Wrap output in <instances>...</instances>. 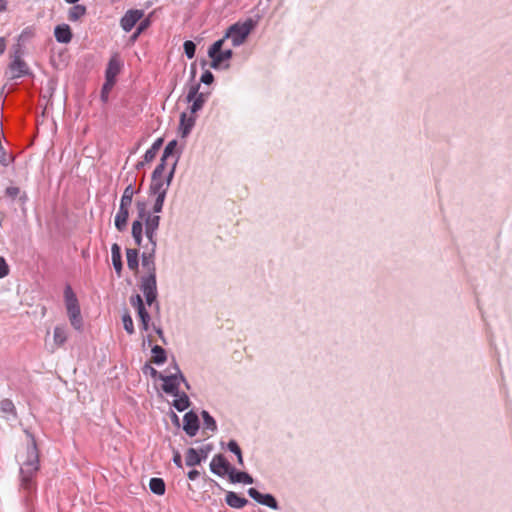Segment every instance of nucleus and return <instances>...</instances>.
I'll return each instance as SVG.
<instances>
[{
  "label": "nucleus",
  "instance_id": "f257e3e1",
  "mask_svg": "<svg viewBox=\"0 0 512 512\" xmlns=\"http://www.w3.org/2000/svg\"><path fill=\"white\" fill-rule=\"evenodd\" d=\"M27 436L26 447L18 452L17 459L20 465V488L27 494L37 489L36 475L40 468L39 451L35 437L25 430Z\"/></svg>",
  "mask_w": 512,
  "mask_h": 512
},
{
  "label": "nucleus",
  "instance_id": "f03ea898",
  "mask_svg": "<svg viewBox=\"0 0 512 512\" xmlns=\"http://www.w3.org/2000/svg\"><path fill=\"white\" fill-rule=\"evenodd\" d=\"M159 379L163 381L162 389L167 394L178 396L179 385L181 382H183L189 389V384L177 365L174 366V372L169 375H159Z\"/></svg>",
  "mask_w": 512,
  "mask_h": 512
},
{
  "label": "nucleus",
  "instance_id": "7ed1b4c3",
  "mask_svg": "<svg viewBox=\"0 0 512 512\" xmlns=\"http://www.w3.org/2000/svg\"><path fill=\"white\" fill-rule=\"evenodd\" d=\"M252 29L251 21L235 23L229 27L225 37L230 39L233 46H240L244 43Z\"/></svg>",
  "mask_w": 512,
  "mask_h": 512
},
{
  "label": "nucleus",
  "instance_id": "20e7f679",
  "mask_svg": "<svg viewBox=\"0 0 512 512\" xmlns=\"http://www.w3.org/2000/svg\"><path fill=\"white\" fill-rule=\"evenodd\" d=\"M175 168L176 160H173V162L171 163V169L166 177H152L151 191L155 196L166 197L167 190L170 186V183L175 172Z\"/></svg>",
  "mask_w": 512,
  "mask_h": 512
},
{
  "label": "nucleus",
  "instance_id": "39448f33",
  "mask_svg": "<svg viewBox=\"0 0 512 512\" xmlns=\"http://www.w3.org/2000/svg\"><path fill=\"white\" fill-rule=\"evenodd\" d=\"M140 289L148 305H152L157 298L156 275H146L141 278Z\"/></svg>",
  "mask_w": 512,
  "mask_h": 512
},
{
  "label": "nucleus",
  "instance_id": "423d86ee",
  "mask_svg": "<svg viewBox=\"0 0 512 512\" xmlns=\"http://www.w3.org/2000/svg\"><path fill=\"white\" fill-rule=\"evenodd\" d=\"M200 84H193L189 87L187 94V101L191 102L190 111L192 114L202 109L205 102L207 101V94L199 92Z\"/></svg>",
  "mask_w": 512,
  "mask_h": 512
},
{
  "label": "nucleus",
  "instance_id": "0eeeda50",
  "mask_svg": "<svg viewBox=\"0 0 512 512\" xmlns=\"http://www.w3.org/2000/svg\"><path fill=\"white\" fill-rule=\"evenodd\" d=\"M131 305L136 309L138 317L141 321V328L144 331H148L149 329V322H150V315L146 311L142 297L137 294L131 297L130 299Z\"/></svg>",
  "mask_w": 512,
  "mask_h": 512
},
{
  "label": "nucleus",
  "instance_id": "6e6552de",
  "mask_svg": "<svg viewBox=\"0 0 512 512\" xmlns=\"http://www.w3.org/2000/svg\"><path fill=\"white\" fill-rule=\"evenodd\" d=\"M211 471L218 476L230 475L233 469L225 457L221 454L215 455L210 462Z\"/></svg>",
  "mask_w": 512,
  "mask_h": 512
},
{
  "label": "nucleus",
  "instance_id": "1a4fd4ad",
  "mask_svg": "<svg viewBox=\"0 0 512 512\" xmlns=\"http://www.w3.org/2000/svg\"><path fill=\"white\" fill-rule=\"evenodd\" d=\"M137 210H138L139 219L135 220L132 224V236H133L136 244L140 245L141 241H142V231H143L142 220L145 217V210H146L145 202L138 201L137 202Z\"/></svg>",
  "mask_w": 512,
  "mask_h": 512
},
{
  "label": "nucleus",
  "instance_id": "9d476101",
  "mask_svg": "<svg viewBox=\"0 0 512 512\" xmlns=\"http://www.w3.org/2000/svg\"><path fill=\"white\" fill-rule=\"evenodd\" d=\"M144 12L138 9L128 10L120 20V25L125 32H130L135 24L143 17Z\"/></svg>",
  "mask_w": 512,
  "mask_h": 512
},
{
  "label": "nucleus",
  "instance_id": "9b49d317",
  "mask_svg": "<svg viewBox=\"0 0 512 512\" xmlns=\"http://www.w3.org/2000/svg\"><path fill=\"white\" fill-rule=\"evenodd\" d=\"M120 70H121V62L119 61V59L117 57H112L109 60V63H108L107 69H106V73H105V77H106L105 88H108V86L109 87L114 86L116 76L119 74Z\"/></svg>",
  "mask_w": 512,
  "mask_h": 512
},
{
  "label": "nucleus",
  "instance_id": "f8f14e48",
  "mask_svg": "<svg viewBox=\"0 0 512 512\" xmlns=\"http://www.w3.org/2000/svg\"><path fill=\"white\" fill-rule=\"evenodd\" d=\"M160 223V217L158 215L154 216H148L145 219V226H146V236L151 243V246H153V251L156 249V231L159 227Z\"/></svg>",
  "mask_w": 512,
  "mask_h": 512
},
{
  "label": "nucleus",
  "instance_id": "ddd939ff",
  "mask_svg": "<svg viewBox=\"0 0 512 512\" xmlns=\"http://www.w3.org/2000/svg\"><path fill=\"white\" fill-rule=\"evenodd\" d=\"M249 496L256 502L267 506L270 509H278L277 501L271 494H262L255 488L248 490Z\"/></svg>",
  "mask_w": 512,
  "mask_h": 512
},
{
  "label": "nucleus",
  "instance_id": "4468645a",
  "mask_svg": "<svg viewBox=\"0 0 512 512\" xmlns=\"http://www.w3.org/2000/svg\"><path fill=\"white\" fill-rule=\"evenodd\" d=\"M9 68L12 73V78H20L28 74L27 64L21 59L18 51H16Z\"/></svg>",
  "mask_w": 512,
  "mask_h": 512
},
{
  "label": "nucleus",
  "instance_id": "2eb2a0df",
  "mask_svg": "<svg viewBox=\"0 0 512 512\" xmlns=\"http://www.w3.org/2000/svg\"><path fill=\"white\" fill-rule=\"evenodd\" d=\"M68 339V329L65 325H57L53 330V345L51 351L62 347Z\"/></svg>",
  "mask_w": 512,
  "mask_h": 512
},
{
  "label": "nucleus",
  "instance_id": "dca6fc26",
  "mask_svg": "<svg viewBox=\"0 0 512 512\" xmlns=\"http://www.w3.org/2000/svg\"><path fill=\"white\" fill-rule=\"evenodd\" d=\"M183 429L189 436H195L199 429L198 416L193 412H188L183 418Z\"/></svg>",
  "mask_w": 512,
  "mask_h": 512
},
{
  "label": "nucleus",
  "instance_id": "f3484780",
  "mask_svg": "<svg viewBox=\"0 0 512 512\" xmlns=\"http://www.w3.org/2000/svg\"><path fill=\"white\" fill-rule=\"evenodd\" d=\"M57 42L67 44L72 40V31L68 24L57 25L54 29Z\"/></svg>",
  "mask_w": 512,
  "mask_h": 512
},
{
  "label": "nucleus",
  "instance_id": "a211bd4d",
  "mask_svg": "<svg viewBox=\"0 0 512 512\" xmlns=\"http://www.w3.org/2000/svg\"><path fill=\"white\" fill-rule=\"evenodd\" d=\"M129 209H130V206L121 205V204L119 206V210L115 216V227L119 231H124L127 228Z\"/></svg>",
  "mask_w": 512,
  "mask_h": 512
},
{
  "label": "nucleus",
  "instance_id": "6ab92c4d",
  "mask_svg": "<svg viewBox=\"0 0 512 512\" xmlns=\"http://www.w3.org/2000/svg\"><path fill=\"white\" fill-rule=\"evenodd\" d=\"M195 125V117L192 115H187V113L183 112L180 116V126L179 130L182 135V137L187 136L193 126Z\"/></svg>",
  "mask_w": 512,
  "mask_h": 512
},
{
  "label": "nucleus",
  "instance_id": "aec40b11",
  "mask_svg": "<svg viewBox=\"0 0 512 512\" xmlns=\"http://www.w3.org/2000/svg\"><path fill=\"white\" fill-rule=\"evenodd\" d=\"M201 454L194 448H189L186 452V465L193 467L201 463L203 459L206 458L207 454L201 450Z\"/></svg>",
  "mask_w": 512,
  "mask_h": 512
},
{
  "label": "nucleus",
  "instance_id": "412c9836",
  "mask_svg": "<svg viewBox=\"0 0 512 512\" xmlns=\"http://www.w3.org/2000/svg\"><path fill=\"white\" fill-rule=\"evenodd\" d=\"M67 315L72 327L75 330L81 331L83 328V319L81 316L80 307L76 309L67 310Z\"/></svg>",
  "mask_w": 512,
  "mask_h": 512
},
{
  "label": "nucleus",
  "instance_id": "4be33fe9",
  "mask_svg": "<svg viewBox=\"0 0 512 512\" xmlns=\"http://www.w3.org/2000/svg\"><path fill=\"white\" fill-rule=\"evenodd\" d=\"M154 253L153 246H151V252L146 254L144 253L142 255V266L144 269L147 270V275H156V267L154 262Z\"/></svg>",
  "mask_w": 512,
  "mask_h": 512
},
{
  "label": "nucleus",
  "instance_id": "5701e85b",
  "mask_svg": "<svg viewBox=\"0 0 512 512\" xmlns=\"http://www.w3.org/2000/svg\"><path fill=\"white\" fill-rule=\"evenodd\" d=\"M64 298L66 310L76 309L80 307L76 294L69 285L66 286L64 289Z\"/></svg>",
  "mask_w": 512,
  "mask_h": 512
},
{
  "label": "nucleus",
  "instance_id": "b1692460",
  "mask_svg": "<svg viewBox=\"0 0 512 512\" xmlns=\"http://www.w3.org/2000/svg\"><path fill=\"white\" fill-rule=\"evenodd\" d=\"M226 502L230 507L240 509L243 508L248 501L234 492H228L226 495Z\"/></svg>",
  "mask_w": 512,
  "mask_h": 512
},
{
  "label": "nucleus",
  "instance_id": "393cba45",
  "mask_svg": "<svg viewBox=\"0 0 512 512\" xmlns=\"http://www.w3.org/2000/svg\"><path fill=\"white\" fill-rule=\"evenodd\" d=\"M87 12V9L84 5L74 4L68 10V19L72 22H76L81 19Z\"/></svg>",
  "mask_w": 512,
  "mask_h": 512
},
{
  "label": "nucleus",
  "instance_id": "a878e982",
  "mask_svg": "<svg viewBox=\"0 0 512 512\" xmlns=\"http://www.w3.org/2000/svg\"><path fill=\"white\" fill-rule=\"evenodd\" d=\"M0 413L3 417L9 418L10 416H16V408L13 402L9 399H3L0 401Z\"/></svg>",
  "mask_w": 512,
  "mask_h": 512
},
{
  "label": "nucleus",
  "instance_id": "bb28decb",
  "mask_svg": "<svg viewBox=\"0 0 512 512\" xmlns=\"http://www.w3.org/2000/svg\"><path fill=\"white\" fill-rule=\"evenodd\" d=\"M229 478L232 482L252 484L253 478L246 472L236 471L234 468L231 470Z\"/></svg>",
  "mask_w": 512,
  "mask_h": 512
},
{
  "label": "nucleus",
  "instance_id": "cd10ccee",
  "mask_svg": "<svg viewBox=\"0 0 512 512\" xmlns=\"http://www.w3.org/2000/svg\"><path fill=\"white\" fill-rule=\"evenodd\" d=\"M111 257L113 266L118 275H120L122 270V260H121V252L118 244L114 243L111 247Z\"/></svg>",
  "mask_w": 512,
  "mask_h": 512
},
{
  "label": "nucleus",
  "instance_id": "c85d7f7f",
  "mask_svg": "<svg viewBox=\"0 0 512 512\" xmlns=\"http://www.w3.org/2000/svg\"><path fill=\"white\" fill-rule=\"evenodd\" d=\"M231 57H232V50H230V49L223 50V51L221 50L219 53H217V55H214V57H211L212 58L211 67L214 69H217L221 66V64L224 61L229 60Z\"/></svg>",
  "mask_w": 512,
  "mask_h": 512
},
{
  "label": "nucleus",
  "instance_id": "c756f323",
  "mask_svg": "<svg viewBox=\"0 0 512 512\" xmlns=\"http://www.w3.org/2000/svg\"><path fill=\"white\" fill-rule=\"evenodd\" d=\"M152 360L155 364L160 365L166 361V351L159 345L152 348Z\"/></svg>",
  "mask_w": 512,
  "mask_h": 512
},
{
  "label": "nucleus",
  "instance_id": "7c9ffc66",
  "mask_svg": "<svg viewBox=\"0 0 512 512\" xmlns=\"http://www.w3.org/2000/svg\"><path fill=\"white\" fill-rule=\"evenodd\" d=\"M149 487L157 495H163L165 492V483L161 478H152L149 482Z\"/></svg>",
  "mask_w": 512,
  "mask_h": 512
},
{
  "label": "nucleus",
  "instance_id": "2f4dec72",
  "mask_svg": "<svg viewBox=\"0 0 512 512\" xmlns=\"http://www.w3.org/2000/svg\"><path fill=\"white\" fill-rule=\"evenodd\" d=\"M176 146H177L176 140H172L166 145V147L164 148V151H163V155H162L163 160L170 159L171 163L173 162V160H176V162L178 161V158L174 155Z\"/></svg>",
  "mask_w": 512,
  "mask_h": 512
},
{
  "label": "nucleus",
  "instance_id": "473e14b6",
  "mask_svg": "<svg viewBox=\"0 0 512 512\" xmlns=\"http://www.w3.org/2000/svg\"><path fill=\"white\" fill-rule=\"evenodd\" d=\"M127 266L130 270L138 268V252L135 249H128L126 252Z\"/></svg>",
  "mask_w": 512,
  "mask_h": 512
},
{
  "label": "nucleus",
  "instance_id": "72a5a7b5",
  "mask_svg": "<svg viewBox=\"0 0 512 512\" xmlns=\"http://www.w3.org/2000/svg\"><path fill=\"white\" fill-rule=\"evenodd\" d=\"M175 397L173 405L178 411L182 412L189 407V398L185 393L181 395L178 393V396Z\"/></svg>",
  "mask_w": 512,
  "mask_h": 512
},
{
  "label": "nucleus",
  "instance_id": "f704fd0d",
  "mask_svg": "<svg viewBox=\"0 0 512 512\" xmlns=\"http://www.w3.org/2000/svg\"><path fill=\"white\" fill-rule=\"evenodd\" d=\"M134 194H135V190H134L132 184H129L124 189L123 195H122L121 200H120V204L131 207L132 199H133Z\"/></svg>",
  "mask_w": 512,
  "mask_h": 512
},
{
  "label": "nucleus",
  "instance_id": "c9c22d12",
  "mask_svg": "<svg viewBox=\"0 0 512 512\" xmlns=\"http://www.w3.org/2000/svg\"><path fill=\"white\" fill-rule=\"evenodd\" d=\"M167 167H169V170L171 169V160L170 159L163 160V156H162L160 163L156 166L155 170L153 171V174H152L153 178L162 177L163 173Z\"/></svg>",
  "mask_w": 512,
  "mask_h": 512
},
{
  "label": "nucleus",
  "instance_id": "e433bc0d",
  "mask_svg": "<svg viewBox=\"0 0 512 512\" xmlns=\"http://www.w3.org/2000/svg\"><path fill=\"white\" fill-rule=\"evenodd\" d=\"M203 425L206 429L211 431H215L217 429L216 422L214 418L207 412L202 411Z\"/></svg>",
  "mask_w": 512,
  "mask_h": 512
},
{
  "label": "nucleus",
  "instance_id": "4c0bfd02",
  "mask_svg": "<svg viewBox=\"0 0 512 512\" xmlns=\"http://www.w3.org/2000/svg\"><path fill=\"white\" fill-rule=\"evenodd\" d=\"M122 322H123L124 329L128 334L131 335L135 332L133 320L128 312L123 314Z\"/></svg>",
  "mask_w": 512,
  "mask_h": 512
},
{
  "label": "nucleus",
  "instance_id": "58836bf2",
  "mask_svg": "<svg viewBox=\"0 0 512 512\" xmlns=\"http://www.w3.org/2000/svg\"><path fill=\"white\" fill-rule=\"evenodd\" d=\"M228 449H229V451H231L232 453H234L237 456L238 463L240 465H243L241 449H240L239 445L237 444V442L234 440H230L228 443Z\"/></svg>",
  "mask_w": 512,
  "mask_h": 512
},
{
  "label": "nucleus",
  "instance_id": "ea45409f",
  "mask_svg": "<svg viewBox=\"0 0 512 512\" xmlns=\"http://www.w3.org/2000/svg\"><path fill=\"white\" fill-rule=\"evenodd\" d=\"M157 153H158V152H157V151H155V149H151V148H149V149L145 152V154H144L143 161H142V162H139V163L137 164V167L139 168V167H142L145 163H150V162H152V161L155 159V157H156Z\"/></svg>",
  "mask_w": 512,
  "mask_h": 512
},
{
  "label": "nucleus",
  "instance_id": "a19ab883",
  "mask_svg": "<svg viewBox=\"0 0 512 512\" xmlns=\"http://www.w3.org/2000/svg\"><path fill=\"white\" fill-rule=\"evenodd\" d=\"M183 47L186 56L192 59L195 56L196 45L192 41L187 40L184 42Z\"/></svg>",
  "mask_w": 512,
  "mask_h": 512
},
{
  "label": "nucleus",
  "instance_id": "79ce46f5",
  "mask_svg": "<svg viewBox=\"0 0 512 512\" xmlns=\"http://www.w3.org/2000/svg\"><path fill=\"white\" fill-rule=\"evenodd\" d=\"M223 43H224V39H220L218 41H216L210 48H209V51H208V55L210 57H214V55H217V53H219L222 49V46H223Z\"/></svg>",
  "mask_w": 512,
  "mask_h": 512
},
{
  "label": "nucleus",
  "instance_id": "37998d69",
  "mask_svg": "<svg viewBox=\"0 0 512 512\" xmlns=\"http://www.w3.org/2000/svg\"><path fill=\"white\" fill-rule=\"evenodd\" d=\"M9 274V266L6 260L0 256V278H4Z\"/></svg>",
  "mask_w": 512,
  "mask_h": 512
},
{
  "label": "nucleus",
  "instance_id": "c03bdc74",
  "mask_svg": "<svg viewBox=\"0 0 512 512\" xmlns=\"http://www.w3.org/2000/svg\"><path fill=\"white\" fill-rule=\"evenodd\" d=\"M164 201H165V197L156 196V199H155V202H154V205H153L154 213H159V212L162 211Z\"/></svg>",
  "mask_w": 512,
  "mask_h": 512
},
{
  "label": "nucleus",
  "instance_id": "a18cd8bd",
  "mask_svg": "<svg viewBox=\"0 0 512 512\" xmlns=\"http://www.w3.org/2000/svg\"><path fill=\"white\" fill-rule=\"evenodd\" d=\"M34 33L31 28H25L18 37V41H25L33 37Z\"/></svg>",
  "mask_w": 512,
  "mask_h": 512
},
{
  "label": "nucleus",
  "instance_id": "49530a36",
  "mask_svg": "<svg viewBox=\"0 0 512 512\" xmlns=\"http://www.w3.org/2000/svg\"><path fill=\"white\" fill-rule=\"evenodd\" d=\"M5 193L10 198L14 199V198H16L19 195L20 189L18 187H16V186H10V187L6 188Z\"/></svg>",
  "mask_w": 512,
  "mask_h": 512
},
{
  "label": "nucleus",
  "instance_id": "de8ad7c7",
  "mask_svg": "<svg viewBox=\"0 0 512 512\" xmlns=\"http://www.w3.org/2000/svg\"><path fill=\"white\" fill-rule=\"evenodd\" d=\"M214 76L210 71H205L201 76V82L209 85L213 82Z\"/></svg>",
  "mask_w": 512,
  "mask_h": 512
},
{
  "label": "nucleus",
  "instance_id": "09e8293b",
  "mask_svg": "<svg viewBox=\"0 0 512 512\" xmlns=\"http://www.w3.org/2000/svg\"><path fill=\"white\" fill-rule=\"evenodd\" d=\"M143 371H144V373H149L151 375V377H153V378L159 379V375H162L161 373H159L155 368H153L150 365H145L143 368Z\"/></svg>",
  "mask_w": 512,
  "mask_h": 512
},
{
  "label": "nucleus",
  "instance_id": "8fccbe9b",
  "mask_svg": "<svg viewBox=\"0 0 512 512\" xmlns=\"http://www.w3.org/2000/svg\"><path fill=\"white\" fill-rule=\"evenodd\" d=\"M0 163H2L3 165H8L9 163V158L4 150V148L2 147V144L0 143Z\"/></svg>",
  "mask_w": 512,
  "mask_h": 512
},
{
  "label": "nucleus",
  "instance_id": "3c124183",
  "mask_svg": "<svg viewBox=\"0 0 512 512\" xmlns=\"http://www.w3.org/2000/svg\"><path fill=\"white\" fill-rule=\"evenodd\" d=\"M163 144V140L162 138H158L153 144L152 146L150 147L151 149H155V151H159L161 146Z\"/></svg>",
  "mask_w": 512,
  "mask_h": 512
},
{
  "label": "nucleus",
  "instance_id": "603ef678",
  "mask_svg": "<svg viewBox=\"0 0 512 512\" xmlns=\"http://www.w3.org/2000/svg\"><path fill=\"white\" fill-rule=\"evenodd\" d=\"M173 462L178 466V467H181L182 466V460H181V455L179 454V452H176L173 456Z\"/></svg>",
  "mask_w": 512,
  "mask_h": 512
},
{
  "label": "nucleus",
  "instance_id": "864d4df0",
  "mask_svg": "<svg viewBox=\"0 0 512 512\" xmlns=\"http://www.w3.org/2000/svg\"><path fill=\"white\" fill-rule=\"evenodd\" d=\"M112 89V87H109L108 88H105V84L103 85L102 87V93H101V97L104 101L107 100V97H108V93L109 91Z\"/></svg>",
  "mask_w": 512,
  "mask_h": 512
},
{
  "label": "nucleus",
  "instance_id": "5fc2aeb1",
  "mask_svg": "<svg viewBox=\"0 0 512 512\" xmlns=\"http://www.w3.org/2000/svg\"><path fill=\"white\" fill-rule=\"evenodd\" d=\"M149 25V20H144L142 21L139 26L137 27L138 28V33H141L143 30H145Z\"/></svg>",
  "mask_w": 512,
  "mask_h": 512
},
{
  "label": "nucleus",
  "instance_id": "6e6d98bb",
  "mask_svg": "<svg viewBox=\"0 0 512 512\" xmlns=\"http://www.w3.org/2000/svg\"><path fill=\"white\" fill-rule=\"evenodd\" d=\"M199 477V472L197 470H191L188 472V478L190 480H196Z\"/></svg>",
  "mask_w": 512,
  "mask_h": 512
},
{
  "label": "nucleus",
  "instance_id": "4d7b16f0",
  "mask_svg": "<svg viewBox=\"0 0 512 512\" xmlns=\"http://www.w3.org/2000/svg\"><path fill=\"white\" fill-rule=\"evenodd\" d=\"M6 50V40L4 37H0V55L4 54Z\"/></svg>",
  "mask_w": 512,
  "mask_h": 512
},
{
  "label": "nucleus",
  "instance_id": "13d9d810",
  "mask_svg": "<svg viewBox=\"0 0 512 512\" xmlns=\"http://www.w3.org/2000/svg\"><path fill=\"white\" fill-rule=\"evenodd\" d=\"M7 9V0H0V12H3Z\"/></svg>",
  "mask_w": 512,
  "mask_h": 512
},
{
  "label": "nucleus",
  "instance_id": "bf43d9fd",
  "mask_svg": "<svg viewBox=\"0 0 512 512\" xmlns=\"http://www.w3.org/2000/svg\"><path fill=\"white\" fill-rule=\"evenodd\" d=\"M66 3L68 4H76L77 2H79L80 0H64Z\"/></svg>",
  "mask_w": 512,
  "mask_h": 512
},
{
  "label": "nucleus",
  "instance_id": "052dcab7",
  "mask_svg": "<svg viewBox=\"0 0 512 512\" xmlns=\"http://www.w3.org/2000/svg\"><path fill=\"white\" fill-rule=\"evenodd\" d=\"M156 333H157L160 337H162V336H163V331H162L160 328H157V329H156Z\"/></svg>",
  "mask_w": 512,
  "mask_h": 512
},
{
  "label": "nucleus",
  "instance_id": "680f3d73",
  "mask_svg": "<svg viewBox=\"0 0 512 512\" xmlns=\"http://www.w3.org/2000/svg\"><path fill=\"white\" fill-rule=\"evenodd\" d=\"M140 33H138V30L134 34V38H136Z\"/></svg>",
  "mask_w": 512,
  "mask_h": 512
}]
</instances>
